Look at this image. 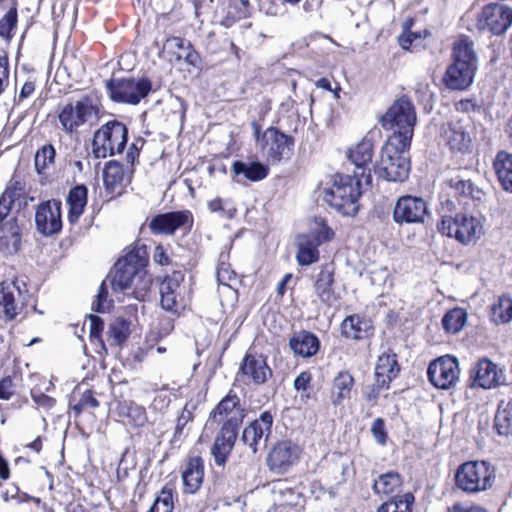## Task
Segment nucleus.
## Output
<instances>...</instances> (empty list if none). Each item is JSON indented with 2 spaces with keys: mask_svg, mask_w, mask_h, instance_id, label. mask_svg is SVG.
Listing matches in <instances>:
<instances>
[{
  "mask_svg": "<svg viewBox=\"0 0 512 512\" xmlns=\"http://www.w3.org/2000/svg\"><path fill=\"white\" fill-rule=\"evenodd\" d=\"M323 200L344 216H355L359 210L360 182L348 175L335 174L323 184Z\"/></svg>",
  "mask_w": 512,
  "mask_h": 512,
  "instance_id": "1",
  "label": "nucleus"
},
{
  "mask_svg": "<svg viewBox=\"0 0 512 512\" xmlns=\"http://www.w3.org/2000/svg\"><path fill=\"white\" fill-rule=\"evenodd\" d=\"M417 114L414 104L407 97H401L393 102L381 118V125L386 130L393 131L389 138L397 142L411 144Z\"/></svg>",
  "mask_w": 512,
  "mask_h": 512,
  "instance_id": "2",
  "label": "nucleus"
},
{
  "mask_svg": "<svg viewBox=\"0 0 512 512\" xmlns=\"http://www.w3.org/2000/svg\"><path fill=\"white\" fill-rule=\"evenodd\" d=\"M411 144L389 138L381 150L376 172L387 181L402 182L408 177L410 163L406 155Z\"/></svg>",
  "mask_w": 512,
  "mask_h": 512,
  "instance_id": "3",
  "label": "nucleus"
},
{
  "mask_svg": "<svg viewBox=\"0 0 512 512\" xmlns=\"http://www.w3.org/2000/svg\"><path fill=\"white\" fill-rule=\"evenodd\" d=\"M438 229L463 245L475 244L484 235V219L467 213L443 216Z\"/></svg>",
  "mask_w": 512,
  "mask_h": 512,
  "instance_id": "4",
  "label": "nucleus"
},
{
  "mask_svg": "<svg viewBox=\"0 0 512 512\" xmlns=\"http://www.w3.org/2000/svg\"><path fill=\"white\" fill-rule=\"evenodd\" d=\"M127 127L112 120L102 125L93 136L92 152L96 158H106L119 154L127 143Z\"/></svg>",
  "mask_w": 512,
  "mask_h": 512,
  "instance_id": "5",
  "label": "nucleus"
},
{
  "mask_svg": "<svg viewBox=\"0 0 512 512\" xmlns=\"http://www.w3.org/2000/svg\"><path fill=\"white\" fill-rule=\"evenodd\" d=\"M458 488L468 493H477L490 488L494 471L485 461H469L459 466L455 475Z\"/></svg>",
  "mask_w": 512,
  "mask_h": 512,
  "instance_id": "6",
  "label": "nucleus"
},
{
  "mask_svg": "<svg viewBox=\"0 0 512 512\" xmlns=\"http://www.w3.org/2000/svg\"><path fill=\"white\" fill-rule=\"evenodd\" d=\"M144 254L140 249L131 250L116 262L111 280L115 291H126L131 287L133 279L146 264Z\"/></svg>",
  "mask_w": 512,
  "mask_h": 512,
  "instance_id": "7",
  "label": "nucleus"
},
{
  "mask_svg": "<svg viewBox=\"0 0 512 512\" xmlns=\"http://www.w3.org/2000/svg\"><path fill=\"white\" fill-rule=\"evenodd\" d=\"M106 87L110 97L115 102L137 104L151 90V84L146 79H118L107 82Z\"/></svg>",
  "mask_w": 512,
  "mask_h": 512,
  "instance_id": "8",
  "label": "nucleus"
},
{
  "mask_svg": "<svg viewBox=\"0 0 512 512\" xmlns=\"http://www.w3.org/2000/svg\"><path fill=\"white\" fill-rule=\"evenodd\" d=\"M257 145L267 156L268 161L276 163L290 156L294 141L292 137L270 127L257 138Z\"/></svg>",
  "mask_w": 512,
  "mask_h": 512,
  "instance_id": "9",
  "label": "nucleus"
},
{
  "mask_svg": "<svg viewBox=\"0 0 512 512\" xmlns=\"http://www.w3.org/2000/svg\"><path fill=\"white\" fill-rule=\"evenodd\" d=\"M511 24L512 8L499 3L484 6L477 20L479 30L489 31L494 35L505 33Z\"/></svg>",
  "mask_w": 512,
  "mask_h": 512,
  "instance_id": "10",
  "label": "nucleus"
},
{
  "mask_svg": "<svg viewBox=\"0 0 512 512\" xmlns=\"http://www.w3.org/2000/svg\"><path fill=\"white\" fill-rule=\"evenodd\" d=\"M430 382L439 389H449L457 384L460 377L458 360L444 355L432 361L428 367Z\"/></svg>",
  "mask_w": 512,
  "mask_h": 512,
  "instance_id": "11",
  "label": "nucleus"
},
{
  "mask_svg": "<svg viewBox=\"0 0 512 512\" xmlns=\"http://www.w3.org/2000/svg\"><path fill=\"white\" fill-rule=\"evenodd\" d=\"M96 108L92 99L84 96L79 100L67 103L59 113V121L68 132H74L85 124L94 114Z\"/></svg>",
  "mask_w": 512,
  "mask_h": 512,
  "instance_id": "12",
  "label": "nucleus"
},
{
  "mask_svg": "<svg viewBox=\"0 0 512 512\" xmlns=\"http://www.w3.org/2000/svg\"><path fill=\"white\" fill-rule=\"evenodd\" d=\"M428 213L427 204L421 197L405 195L394 207L393 219L397 224L423 223Z\"/></svg>",
  "mask_w": 512,
  "mask_h": 512,
  "instance_id": "13",
  "label": "nucleus"
},
{
  "mask_svg": "<svg viewBox=\"0 0 512 512\" xmlns=\"http://www.w3.org/2000/svg\"><path fill=\"white\" fill-rule=\"evenodd\" d=\"M245 417V409L242 407L240 398L230 390L211 412L210 418L214 421L225 420L223 426L238 428Z\"/></svg>",
  "mask_w": 512,
  "mask_h": 512,
  "instance_id": "14",
  "label": "nucleus"
},
{
  "mask_svg": "<svg viewBox=\"0 0 512 512\" xmlns=\"http://www.w3.org/2000/svg\"><path fill=\"white\" fill-rule=\"evenodd\" d=\"M38 232L50 236L60 232L62 228L61 202L48 200L38 205L35 214Z\"/></svg>",
  "mask_w": 512,
  "mask_h": 512,
  "instance_id": "15",
  "label": "nucleus"
},
{
  "mask_svg": "<svg viewBox=\"0 0 512 512\" xmlns=\"http://www.w3.org/2000/svg\"><path fill=\"white\" fill-rule=\"evenodd\" d=\"M181 280L180 274H173L160 285L161 307L175 316H179L186 308L185 299L181 295Z\"/></svg>",
  "mask_w": 512,
  "mask_h": 512,
  "instance_id": "16",
  "label": "nucleus"
},
{
  "mask_svg": "<svg viewBox=\"0 0 512 512\" xmlns=\"http://www.w3.org/2000/svg\"><path fill=\"white\" fill-rule=\"evenodd\" d=\"M192 223L190 211H176L158 214L149 222V229L154 234L172 235L181 227Z\"/></svg>",
  "mask_w": 512,
  "mask_h": 512,
  "instance_id": "17",
  "label": "nucleus"
},
{
  "mask_svg": "<svg viewBox=\"0 0 512 512\" xmlns=\"http://www.w3.org/2000/svg\"><path fill=\"white\" fill-rule=\"evenodd\" d=\"M273 416L270 412L261 413L260 417L246 427L242 433V441L248 445L253 453L258 450L261 443L265 444L271 432Z\"/></svg>",
  "mask_w": 512,
  "mask_h": 512,
  "instance_id": "18",
  "label": "nucleus"
},
{
  "mask_svg": "<svg viewBox=\"0 0 512 512\" xmlns=\"http://www.w3.org/2000/svg\"><path fill=\"white\" fill-rule=\"evenodd\" d=\"M21 291L16 283H0V318L5 321L14 320L23 309L20 301Z\"/></svg>",
  "mask_w": 512,
  "mask_h": 512,
  "instance_id": "19",
  "label": "nucleus"
},
{
  "mask_svg": "<svg viewBox=\"0 0 512 512\" xmlns=\"http://www.w3.org/2000/svg\"><path fill=\"white\" fill-rule=\"evenodd\" d=\"M467 123L463 120H451L443 125L441 136L452 151L465 152L471 144Z\"/></svg>",
  "mask_w": 512,
  "mask_h": 512,
  "instance_id": "20",
  "label": "nucleus"
},
{
  "mask_svg": "<svg viewBox=\"0 0 512 512\" xmlns=\"http://www.w3.org/2000/svg\"><path fill=\"white\" fill-rule=\"evenodd\" d=\"M240 371L248 381L260 385L271 376L272 370L262 355L247 353L242 360Z\"/></svg>",
  "mask_w": 512,
  "mask_h": 512,
  "instance_id": "21",
  "label": "nucleus"
},
{
  "mask_svg": "<svg viewBox=\"0 0 512 512\" xmlns=\"http://www.w3.org/2000/svg\"><path fill=\"white\" fill-rule=\"evenodd\" d=\"M472 380L475 387L492 389L504 383L505 376L496 364L488 359H482L473 370Z\"/></svg>",
  "mask_w": 512,
  "mask_h": 512,
  "instance_id": "22",
  "label": "nucleus"
},
{
  "mask_svg": "<svg viewBox=\"0 0 512 512\" xmlns=\"http://www.w3.org/2000/svg\"><path fill=\"white\" fill-rule=\"evenodd\" d=\"M300 455L298 445L290 441L279 442L268 456V465L273 470L280 472L287 470L289 466L294 464Z\"/></svg>",
  "mask_w": 512,
  "mask_h": 512,
  "instance_id": "23",
  "label": "nucleus"
},
{
  "mask_svg": "<svg viewBox=\"0 0 512 512\" xmlns=\"http://www.w3.org/2000/svg\"><path fill=\"white\" fill-rule=\"evenodd\" d=\"M475 71L469 65L452 62L445 72L443 81L451 90H465L473 83Z\"/></svg>",
  "mask_w": 512,
  "mask_h": 512,
  "instance_id": "24",
  "label": "nucleus"
},
{
  "mask_svg": "<svg viewBox=\"0 0 512 512\" xmlns=\"http://www.w3.org/2000/svg\"><path fill=\"white\" fill-rule=\"evenodd\" d=\"M236 438V428L222 426L211 449L214 461L218 466H222L226 463L227 457L234 447Z\"/></svg>",
  "mask_w": 512,
  "mask_h": 512,
  "instance_id": "25",
  "label": "nucleus"
},
{
  "mask_svg": "<svg viewBox=\"0 0 512 512\" xmlns=\"http://www.w3.org/2000/svg\"><path fill=\"white\" fill-rule=\"evenodd\" d=\"M374 327L369 318L360 315L347 316L341 324V333L348 339L362 340L373 334Z\"/></svg>",
  "mask_w": 512,
  "mask_h": 512,
  "instance_id": "26",
  "label": "nucleus"
},
{
  "mask_svg": "<svg viewBox=\"0 0 512 512\" xmlns=\"http://www.w3.org/2000/svg\"><path fill=\"white\" fill-rule=\"evenodd\" d=\"M399 366L397 364L396 355L383 353L378 357L375 366V378L378 388H383L389 384L393 378L397 376Z\"/></svg>",
  "mask_w": 512,
  "mask_h": 512,
  "instance_id": "27",
  "label": "nucleus"
},
{
  "mask_svg": "<svg viewBox=\"0 0 512 512\" xmlns=\"http://www.w3.org/2000/svg\"><path fill=\"white\" fill-rule=\"evenodd\" d=\"M164 49L173 55L175 60H184L186 63L195 66L198 62L199 56L192 48L189 41L180 37L168 38L164 44Z\"/></svg>",
  "mask_w": 512,
  "mask_h": 512,
  "instance_id": "28",
  "label": "nucleus"
},
{
  "mask_svg": "<svg viewBox=\"0 0 512 512\" xmlns=\"http://www.w3.org/2000/svg\"><path fill=\"white\" fill-rule=\"evenodd\" d=\"M320 245L316 243L311 235L299 234L296 238V260L300 266H309L319 260Z\"/></svg>",
  "mask_w": 512,
  "mask_h": 512,
  "instance_id": "29",
  "label": "nucleus"
},
{
  "mask_svg": "<svg viewBox=\"0 0 512 512\" xmlns=\"http://www.w3.org/2000/svg\"><path fill=\"white\" fill-rule=\"evenodd\" d=\"M21 230L15 219H11L0 226V251L14 254L19 250Z\"/></svg>",
  "mask_w": 512,
  "mask_h": 512,
  "instance_id": "30",
  "label": "nucleus"
},
{
  "mask_svg": "<svg viewBox=\"0 0 512 512\" xmlns=\"http://www.w3.org/2000/svg\"><path fill=\"white\" fill-rule=\"evenodd\" d=\"M204 475L203 460L200 457L189 459L183 473L182 480L187 493H195L201 486Z\"/></svg>",
  "mask_w": 512,
  "mask_h": 512,
  "instance_id": "31",
  "label": "nucleus"
},
{
  "mask_svg": "<svg viewBox=\"0 0 512 512\" xmlns=\"http://www.w3.org/2000/svg\"><path fill=\"white\" fill-rule=\"evenodd\" d=\"M289 345L295 354L302 357H311L317 353L320 342L313 333L301 331L290 339Z\"/></svg>",
  "mask_w": 512,
  "mask_h": 512,
  "instance_id": "32",
  "label": "nucleus"
},
{
  "mask_svg": "<svg viewBox=\"0 0 512 512\" xmlns=\"http://www.w3.org/2000/svg\"><path fill=\"white\" fill-rule=\"evenodd\" d=\"M104 184L111 192H116L130 182V175L124 170L122 164L116 161H110L106 164L103 171Z\"/></svg>",
  "mask_w": 512,
  "mask_h": 512,
  "instance_id": "33",
  "label": "nucleus"
},
{
  "mask_svg": "<svg viewBox=\"0 0 512 512\" xmlns=\"http://www.w3.org/2000/svg\"><path fill=\"white\" fill-rule=\"evenodd\" d=\"M452 58L455 63L469 65L470 68L477 69L474 43L468 37H461L454 43Z\"/></svg>",
  "mask_w": 512,
  "mask_h": 512,
  "instance_id": "34",
  "label": "nucleus"
},
{
  "mask_svg": "<svg viewBox=\"0 0 512 512\" xmlns=\"http://www.w3.org/2000/svg\"><path fill=\"white\" fill-rule=\"evenodd\" d=\"M69 206L68 221L71 224L78 222L87 204V188L84 185H77L69 191L67 196Z\"/></svg>",
  "mask_w": 512,
  "mask_h": 512,
  "instance_id": "35",
  "label": "nucleus"
},
{
  "mask_svg": "<svg viewBox=\"0 0 512 512\" xmlns=\"http://www.w3.org/2000/svg\"><path fill=\"white\" fill-rule=\"evenodd\" d=\"M354 386V378L347 371L340 372L333 380L331 390V402L337 406L344 400L350 398L351 390Z\"/></svg>",
  "mask_w": 512,
  "mask_h": 512,
  "instance_id": "36",
  "label": "nucleus"
},
{
  "mask_svg": "<svg viewBox=\"0 0 512 512\" xmlns=\"http://www.w3.org/2000/svg\"><path fill=\"white\" fill-rule=\"evenodd\" d=\"M494 168L503 189L512 192V154L506 151L498 152Z\"/></svg>",
  "mask_w": 512,
  "mask_h": 512,
  "instance_id": "37",
  "label": "nucleus"
},
{
  "mask_svg": "<svg viewBox=\"0 0 512 512\" xmlns=\"http://www.w3.org/2000/svg\"><path fill=\"white\" fill-rule=\"evenodd\" d=\"M489 319L495 325H504L512 321V297L500 296L489 309Z\"/></svg>",
  "mask_w": 512,
  "mask_h": 512,
  "instance_id": "38",
  "label": "nucleus"
},
{
  "mask_svg": "<svg viewBox=\"0 0 512 512\" xmlns=\"http://www.w3.org/2000/svg\"><path fill=\"white\" fill-rule=\"evenodd\" d=\"M232 171L237 177L256 182L264 179L268 174V168L259 162L235 161Z\"/></svg>",
  "mask_w": 512,
  "mask_h": 512,
  "instance_id": "39",
  "label": "nucleus"
},
{
  "mask_svg": "<svg viewBox=\"0 0 512 512\" xmlns=\"http://www.w3.org/2000/svg\"><path fill=\"white\" fill-rule=\"evenodd\" d=\"M373 153L372 141L364 138L349 150L348 157L357 168L366 169L371 164Z\"/></svg>",
  "mask_w": 512,
  "mask_h": 512,
  "instance_id": "40",
  "label": "nucleus"
},
{
  "mask_svg": "<svg viewBox=\"0 0 512 512\" xmlns=\"http://www.w3.org/2000/svg\"><path fill=\"white\" fill-rule=\"evenodd\" d=\"M402 485L401 477L398 473L388 472L378 477L373 485V490L380 496H390L400 491Z\"/></svg>",
  "mask_w": 512,
  "mask_h": 512,
  "instance_id": "41",
  "label": "nucleus"
},
{
  "mask_svg": "<svg viewBox=\"0 0 512 512\" xmlns=\"http://www.w3.org/2000/svg\"><path fill=\"white\" fill-rule=\"evenodd\" d=\"M334 282L333 274L327 270H321L314 283V290L319 299L327 304L332 303L336 298L332 289Z\"/></svg>",
  "mask_w": 512,
  "mask_h": 512,
  "instance_id": "42",
  "label": "nucleus"
},
{
  "mask_svg": "<svg viewBox=\"0 0 512 512\" xmlns=\"http://www.w3.org/2000/svg\"><path fill=\"white\" fill-rule=\"evenodd\" d=\"M414 501V495L406 492L393 496L389 501L382 503L377 508V512H412Z\"/></svg>",
  "mask_w": 512,
  "mask_h": 512,
  "instance_id": "43",
  "label": "nucleus"
},
{
  "mask_svg": "<svg viewBox=\"0 0 512 512\" xmlns=\"http://www.w3.org/2000/svg\"><path fill=\"white\" fill-rule=\"evenodd\" d=\"M467 322V312L463 308H453L446 312L442 318L443 328L447 333L457 334L459 333Z\"/></svg>",
  "mask_w": 512,
  "mask_h": 512,
  "instance_id": "44",
  "label": "nucleus"
},
{
  "mask_svg": "<svg viewBox=\"0 0 512 512\" xmlns=\"http://www.w3.org/2000/svg\"><path fill=\"white\" fill-rule=\"evenodd\" d=\"M495 428L500 435H512V399L499 405L495 415Z\"/></svg>",
  "mask_w": 512,
  "mask_h": 512,
  "instance_id": "45",
  "label": "nucleus"
},
{
  "mask_svg": "<svg viewBox=\"0 0 512 512\" xmlns=\"http://www.w3.org/2000/svg\"><path fill=\"white\" fill-rule=\"evenodd\" d=\"M130 334V324L125 319L117 317L111 321L108 329L110 345L120 346Z\"/></svg>",
  "mask_w": 512,
  "mask_h": 512,
  "instance_id": "46",
  "label": "nucleus"
},
{
  "mask_svg": "<svg viewBox=\"0 0 512 512\" xmlns=\"http://www.w3.org/2000/svg\"><path fill=\"white\" fill-rule=\"evenodd\" d=\"M305 235H311V238L319 245L329 242L334 238V231L327 225L322 218H315L309 226Z\"/></svg>",
  "mask_w": 512,
  "mask_h": 512,
  "instance_id": "47",
  "label": "nucleus"
},
{
  "mask_svg": "<svg viewBox=\"0 0 512 512\" xmlns=\"http://www.w3.org/2000/svg\"><path fill=\"white\" fill-rule=\"evenodd\" d=\"M4 15L0 19V36L10 38L12 32L17 27L18 15L17 4L4 10Z\"/></svg>",
  "mask_w": 512,
  "mask_h": 512,
  "instance_id": "48",
  "label": "nucleus"
},
{
  "mask_svg": "<svg viewBox=\"0 0 512 512\" xmlns=\"http://www.w3.org/2000/svg\"><path fill=\"white\" fill-rule=\"evenodd\" d=\"M55 149L51 144H46L40 148L35 155V168L39 174L43 173L50 165L54 163Z\"/></svg>",
  "mask_w": 512,
  "mask_h": 512,
  "instance_id": "49",
  "label": "nucleus"
},
{
  "mask_svg": "<svg viewBox=\"0 0 512 512\" xmlns=\"http://www.w3.org/2000/svg\"><path fill=\"white\" fill-rule=\"evenodd\" d=\"M280 499H277V504L282 508H289L287 512H298V507L302 506V497L300 493L293 489H285L278 492Z\"/></svg>",
  "mask_w": 512,
  "mask_h": 512,
  "instance_id": "50",
  "label": "nucleus"
},
{
  "mask_svg": "<svg viewBox=\"0 0 512 512\" xmlns=\"http://www.w3.org/2000/svg\"><path fill=\"white\" fill-rule=\"evenodd\" d=\"M451 187L456 193L464 196H470L473 199L481 200L483 191L474 186L470 180L453 179L451 180Z\"/></svg>",
  "mask_w": 512,
  "mask_h": 512,
  "instance_id": "51",
  "label": "nucleus"
},
{
  "mask_svg": "<svg viewBox=\"0 0 512 512\" xmlns=\"http://www.w3.org/2000/svg\"><path fill=\"white\" fill-rule=\"evenodd\" d=\"M217 281L220 285L233 288L238 282L237 274L229 263L221 262L217 268Z\"/></svg>",
  "mask_w": 512,
  "mask_h": 512,
  "instance_id": "52",
  "label": "nucleus"
},
{
  "mask_svg": "<svg viewBox=\"0 0 512 512\" xmlns=\"http://www.w3.org/2000/svg\"><path fill=\"white\" fill-rule=\"evenodd\" d=\"M173 511V495L170 490L163 489L159 496L155 499L153 505L148 512H172Z\"/></svg>",
  "mask_w": 512,
  "mask_h": 512,
  "instance_id": "53",
  "label": "nucleus"
},
{
  "mask_svg": "<svg viewBox=\"0 0 512 512\" xmlns=\"http://www.w3.org/2000/svg\"><path fill=\"white\" fill-rule=\"evenodd\" d=\"M229 201L222 198H214L207 202V206L212 213H218L224 217L232 218L236 209L228 207Z\"/></svg>",
  "mask_w": 512,
  "mask_h": 512,
  "instance_id": "54",
  "label": "nucleus"
},
{
  "mask_svg": "<svg viewBox=\"0 0 512 512\" xmlns=\"http://www.w3.org/2000/svg\"><path fill=\"white\" fill-rule=\"evenodd\" d=\"M127 416L131 419L132 424L137 427L144 426L147 421L144 408L136 404H130L127 407Z\"/></svg>",
  "mask_w": 512,
  "mask_h": 512,
  "instance_id": "55",
  "label": "nucleus"
},
{
  "mask_svg": "<svg viewBox=\"0 0 512 512\" xmlns=\"http://www.w3.org/2000/svg\"><path fill=\"white\" fill-rule=\"evenodd\" d=\"M390 273L386 267H379L370 271V283L376 287H383L388 281Z\"/></svg>",
  "mask_w": 512,
  "mask_h": 512,
  "instance_id": "56",
  "label": "nucleus"
},
{
  "mask_svg": "<svg viewBox=\"0 0 512 512\" xmlns=\"http://www.w3.org/2000/svg\"><path fill=\"white\" fill-rule=\"evenodd\" d=\"M90 337L98 339L101 345L104 347V343L101 339V332L103 330V320L96 315H89L88 317Z\"/></svg>",
  "mask_w": 512,
  "mask_h": 512,
  "instance_id": "57",
  "label": "nucleus"
},
{
  "mask_svg": "<svg viewBox=\"0 0 512 512\" xmlns=\"http://www.w3.org/2000/svg\"><path fill=\"white\" fill-rule=\"evenodd\" d=\"M371 432L377 443L381 445L385 444L387 434L385 431L384 421L381 418H377L376 420H374L371 427Z\"/></svg>",
  "mask_w": 512,
  "mask_h": 512,
  "instance_id": "58",
  "label": "nucleus"
},
{
  "mask_svg": "<svg viewBox=\"0 0 512 512\" xmlns=\"http://www.w3.org/2000/svg\"><path fill=\"white\" fill-rule=\"evenodd\" d=\"M98 406V400L93 396L91 391L87 390L82 394L79 404L74 406V410L79 412L84 408H97Z\"/></svg>",
  "mask_w": 512,
  "mask_h": 512,
  "instance_id": "59",
  "label": "nucleus"
},
{
  "mask_svg": "<svg viewBox=\"0 0 512 512\" xmlns=\"http://www.w3.org/2000/svg\"><path fill=\"white\" fill-rule=\"evenodd\" d=\"M14 394V383L10 376L0 381V399L9 400Z\"/></svg>",
  "mask_w": 512,
  "mask_h": 512,
  "instance_id": "60",
  "label": "nucleus"
},
{
  "mask_svg": "<svg viewBox=\"0 0 512 512\" xmlns=\"http://www.w3.org/2000/svg\"><path fill=\"white\" fill-rule=\"evenodd\" d=\"M421 35L406 31L399 36V44L405 50H411L415 41H420Z\"/></svg>",
  "mask_w": 512,
  "mask_h": 512,
  "instance_id": "61",
  "label": "nucleus"
},
{
  "mask_svg": "<svg viewBox=\"0 0 512 512\" xmlns=\"http://www.w3.org/2000/svg\"><path fill=\"white\" fill-rule=\"evenodd\" d=\"M311 374L309 372H302L300 373L295 381H294V388L297 390V391H306L309 387V384L311 382Z\"/></svg>",
  "mask_w": 512,
  "mask_h": 512,
  "instance_id": "62",
  "label": "nucleus"
},
{
  "mask_svg": "<svg viewBox=\"0 0 512 512\" xmlns=\"http://www.w3.org/2000/svg\"><path fill=\"white\" fill-rule=\"evenodd\" d=\"M153 260L155 263L161 266H166L170 264V258L167 255L164 247L161 245L155 247L153 252Z\"/></svg>",
  "mask_w": 512,
  "mask_h": 512,
  "instance_id": "63",
  "label": "nucleus"
},
{
  "mask_svg": "<svg viewBox=\"0 0 512 512\" xmlns=\"http://www.w3.org/2000/svg\"><path fill=\"white\" fill-rule=\"evenodd\" d=\"M22 195V188L16 185H12L6 188L0 198H6V201L11 205L14 201Z\"/></svg>",
  "mask_w": 512,
  "mask_h": 512,
  "instance_id": "64",
  "label": "nucleus"
}]
</instances>
